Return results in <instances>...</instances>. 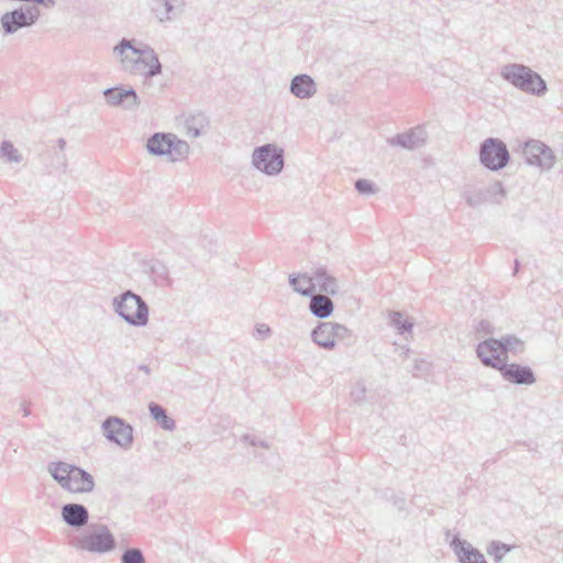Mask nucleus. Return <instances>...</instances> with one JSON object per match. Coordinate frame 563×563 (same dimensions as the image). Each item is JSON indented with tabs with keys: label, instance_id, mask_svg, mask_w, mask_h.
I'll use <instances>...</instances> for the list:
<instances>
[{
	"label": "nucleus",
	"instance_id": "6",
	"mask_svg": "<svg viewBox=\"0 0 563 563\" xmlns=\"http://www.w3.org/2000/svg\"><path fill=\"white\" fill-rule=\"evenodd\" d=\"M352 331L345 325L325 321L320 322L311 331V340L319 347L331 351L335 347L336 342L351 341Z\"/></svg>",
	"mask_w": 563,
	"mask_h": 563
},
{
	"label": "nucleus",
	"instance_id": "30",
	"mask_svg": "<svg viewBox=\"0 0 563 563\" xmlns=\"http://www.w3.org/2000/svg\"><path fill=\"white\" fill-rule=\"evenodd\" d=\"M514 548L515 545L494 540L487 545L486 552L489 556H493L496 563H500Z\"/></svg>",
	"mask_w": 563,
	"mask_h": 563
},
{
	"label": "nucleus",
	"instance_id": "7",
	"mask_svg": "<svg viewBox=\"0 0 563 563\" xmlns=\"http://www.w3.org/2000/svg\"><path fill=\"white\" fill-rule=\"evenodd\" d=\"M510 154L504 141L488 137L481 143L479 162L492 172L503 169L509 163Z\"/></svg>",
	"mask_w": 563,
	"mask_h": 563
},
{
	"label": "nucleus",
	"instance_id": "37",
	"mask_svg": "<svg viewBox=\"0 0 563 563\" xmlns=\"http://www.w3.org/2000/svg\"><path fill=\"white\" fill-rule=\"evenodd\" d=\"M477 331L484 332L485 334H492L494 332V327L492 325V323L489 321L482 320V321H479V323L477 325Z\"/></svg>",
	"mask_w": 563,
	"mask_h": 563
},
{
	"label": "nucleus",
	"instance_id": "18",
	"mask_svg": "<svg viewBox=\"0 0 563 563\" xmlns=\"http://www.w3.org/2000/svg\"><path fill=\"white\" fill-rule=\"evenodd\" d=\"M184 7V0H151L152 11L159 22L172 21L183 12Z\"/></svg>",
	"mask_w": 563,
	"mask_h": 563
},
{
	"label": "nucleus",
	"instance_id": "25",
	"mask_svg": "<svg viewBox=\"0 0 563 563\" xmlns=\"http://www.w3.org/2000/svg\"><path fill=\"white\" fill-rule=\"evenodd\" d=\"M497 341L499 344L498 346L501 349L503 355L506 357V362L508 361L509 353L518 355L525 352V342L515 334L503 335L501 338L497 339Z\"/></svg>",
	"mask_w": 563,
	"mask_h": 563
},
{
	"label": "nucleus",
	"instance_id": "17",
	"mask_svg": "<svg viewBox=\"0 0 563 563\" xmlns=\"http://www.w3.org/2000/svg\"><path fill=\"white\" fill-rule=\"evenodd\" d=\"M289 91L298 99H310L317 93L318 85L310 75L299 74L291 78Z\"/></svg>",
	"mask_w": 563,
	"mask_h": 563
},
{
	"label": "nucleus",
	"instance_id": "9",
	"mask_svg": "<svg viewBox=\"0 0 563 563\" xmlns=\"http://www.w3.org/2000/svg\"><path fill=\"white\" fill-rule=\"evenodd\" d=\"M76 547L81 551L102 554L113 551L117 541L107 526L98 525L92 532L79 538Z\"/></svg>",
	"mask_w": 563,
	"mask_h": 563
},
{
	"label": "nucleus",
	"instance_id": "32",
	"mask_svg": "<svg viewBox=\"0 0 563 563\" xmlns=\"http://www.w3.org/2000/svg\"><path fill=\"white\" fill-rule=\"evenodd\" d=\"M145 558L141 549H126L121 555V563H145Z\"/></svg>",
	"mask_w": 563,
	"mask_h": 563
},
{
	"label": "nucleus",
	"instance_id": "39",
	"mask_svg": "<svg viewBox=\"0 0 563 563\" xmlns=\"http://www.w3.org/2000/svg\"><path fill=\"white\" fill-rule=\"evenodd\" d=\"M393 504L398 510L401 511L405 509L406 500L402 497L395 496L393 499Z\"/></svg>",
	"mask_w": 563,
	"mask_h": 563
},
{
	"label": "nucleus",
	"instance_id": "34",
	"mask_svg": "<svg viewBox=\"0 0 563 563\" xmlns=\"http://www.w3.org/2000/svg\"><path fill=\"white\" fill-rule=\"evenodd\" d=\"M253 335L256 340H266L272 335V329L266 323H257Z\"/></svg>",
	"mask_w": 563,
	"mask_h": 563
},
{
	"label": "nucleus",
	"instance_id": "20",
	"mask_svg": "<svg viewBox=\"0 0 563 563\" xmlns=\"http://www.w3.org/2000/svg\"><path fill=\"white\" fill-rule=\"evenodd\" d=\"M95 488V481L91 474L84 468L77 467L70 474L64 489L71 493H90Z\"/></svg>",
	"mask_w": 563,
	"mask_h": 563
},
{
	"label": "nucleus",
	"instance_id": "10",
	"mask_svg": "<svg viewBox=\"0 0 563 563\" xmlns=\"http://www.w3.org/2000/svg\"><path fill=\"white\" fill-rule=\"evenodd\" d=\"M102 432L106 439L123 450H129L133 444V428L119 417H108L102 422Z\"/></svg>",
	"mask_w": 563,
	"mask_h": 563
},
{
	"label": "nucleus",
	"instance_id": "21",
	"mask_svg": "<svg viewBox=\"0 0 563 563\" xmlns=\"http://www.w3.org/2000/svg\"><path fill=\"white\" fill-rule=\"evenodd\" d=\"M312 279L314 291L318 289L319 292H324L330 296H334L339 291V282L332 276L328 269L323 266L316 268L312 272Z\"/></svg>",
	"mask_w": 563,
	"mask_h": 563
},
{
	"label": "nucleus",
	"instance_id": "31",
	"mask_svg": "<svg viewBox=\"0 0 563 563\" xmlns=\"http://www.w3.org/2000/svg\"><path fill=\"white\" fill-rule=\"evenodd\" d=\"M0 153L2 157H5L10 163H20L22 161V156L19 154L18 150L13 146V144L9 141H3L0 145Z\"/></svg>",
	"mask_w": 563,
	"mask_h": 563
},
{
	"label": "nucleus",
	"instance_id": "38",
	"mask_svg": "<svg viewBox=\"0 0 563 563\" xmlns=\"http://www.w3.org/2000/svg\"><path fill=\"white\" fill-rule=\"evenodd\" d=\"M242 439L253 446L261 445L263 448H268V444L265 441H257L254 437L250 434H244Z\"/></svg>",
	"mask_w": 563,
	"mask_h": 563
},
{
	"label": "nucleus",
	"instance_id": "29",
	"mask_svg": "<svg viewBox=\"0 0 563 563\" xmlns=\"http://www.w3.org/2000/svg\"><path fill=\"white\" fill-rule=\"evenodd\" d=\"M462 196L471 207H477L486 201L485 190L473 185L464 186Z\"/></svg>",
	"mask_w": 563,
	"mask_h": 563
},
{
	"label": "nucleus",
	"instance_id": "8",
	"mask_svg": "<svg viewBox=\"0 0 563 563\" xmlns=\"http://www.w3.org/2000/svg\"><path fill=\"white\" fill-rule=\"evenodd\" d=\"M40 10L35 5H25L5 12L0 18L1 29L4 35H12L18 31L33 26L38 18Z\"/></svg>",
	"mask_w": 563,
	"mask_h": 563
},
{
	"label": "nucleus",
	"instance_id": "5",
	"mask_svg": "<svg viewBox=\"0 0 563 563\" xmlns=\"http://www.w3.org/2000/svg\"><path fill=\"white\" fill-rule=\"evenodd\" d=\"M253 166L267 176H277L285 165L284 150L274 143H267L254 148Z\"/></svg>",
	"mask_w": 563,
	"mask_h": 563
},
{
	"label": "nucleus",
	"instance_id": "35",
	"mask_svg": "<svg viewBox=\"0 0 563 563\" xmlns=\"http://www.w3.org/2000/svg\"><path fill=\"white\" fill-rule=\"evenodd\" d=\"M366 388L363 384H356L351 390V398L354 402H361L365 399Z\"/></svg>",
	"mask_w": 563,
	"mask_h": 563
},
{
	"label": "nucleus",
	"instance_id": "13",
	"mask_svg": "<svg viewBox=\"0 0 563 563\" xmlns=\"http://www.w3.org/2000/svg\"><path fill=\"white\" fill-rule=\"evenodd\" d=\"M501 377L515 385H533L537 380L533 369L528 365L505 362L500 367Z\"/></svg>",
	"mask_w": 563,
	"mask_h": 563
},
{
	"label": "nucleus",
	"instance_id": "41",
	"mask_svg": "<svg viewBox=\"0 0 563 563\" xmlns=\"http://www.w3.org/2000/svg\"><path fill=\"white\" fill-rule=\"evenodd\" d=\"M57 144H58V148L60 151H64V148L66 146V141L64 139H58Z\"/></svg>",
	"mask_w": 563,
	"mask_h": 563
},
{
	"label": "nucleus",
	"instance_id": "2",
	"mask_svg": "<svg viewBox=\"0 0 563 563\" xmlns=\"http://www.w3.org/2000/svg\"><path fill=\"white\" fill-rule=\"evenodd\" d=\"M112 309L129 325L142 328L148 323V305L132 290H125L113 297Z\"/></svg>",
	"mask_w": 563,
	"mask_h": 563
},
{
	"label": "nucleus",
	"instance_id": "27",
	"mask_svg": "<svg viewBox=\"0 0 563 563\" xmlns=\"http://www.w3.org/2000/svg\"><path fill=\"white\" fill-rule=\"evenodd\" d=\"M148 410L151 417L167 431H173L176 428L175 420L167 416L164 407L156 402H150Z\"/></svg>",
	"mask_w": 563,
	"mask_h": 563
},
{
	"label": "nucleus",
	"instance_id": "36",
	"mask_svg": "<svg viewBox=\"0 0 563 563\" xmlns=\"http://www.w3.org/2000/svg\"><path fill=\"white\" fill-rule=\"evenodd\" d=\"M485 192H486V195L489 194L492 196L499 195L500 198L499 199H497V198L495 199V201L498 202V203L500 202V199L506 196V191H505V189H504V187H503V185L500 183L493 184L492 186H489L487 188V190Z\"/></svg>",
	"mask_w": 563,
	"mask_h": 563
},
{
	"label": "nucleus",
	"instance_id": "24",
	"mask_svg": "<svg viewBox=\"0 0 563 563\" xmlns=\"http://www.w3.org/2000/svg\"><path fill=\"white\" fill-rule=\"evenodd\" d=\"M288 280L292 290L305 297H310L314 292L312 273L290 274Z\"/></svg>",
	"mask_w": 563,
	"mask_h": 563
},
{
	"label": "nucleus",
	"instance_id": "42",
	"mask_svg": "<svg viewBox=\"0 0 563 563\" xmlns=\"http://www.w3.org/2000/svg\"><path fill=\"white\" fill-rule=\"evenodd\" d=\"M139 369L144 372L146 375L151 374V369H150V367L147 365H140Z\"/></svg>",
	"mask_w": 563,
	"mask_h": 563
},
{
	"label": "nucleus",
	"instance_id": "22",
	"mask_svg": "<svg viewBox=\"0 0 563 563\" xmlns=\"http://www.w3.org/2000/svg\"><path fill=\"white\" fill-rule=\"evenodd\" d=\"M209 125V118L202 112L189 114L184 122L186 135L192 139L207 133Z\"/></svg>",
	"mask_w": 563,
	"mask_h": 563
},
{
	"label": "nucleus",
	"instance_id": "26",
	"mask_svg": "<svg viewBox=\"0 0 563 563\" xmlns=\"http://www.w3.org/2000/svg\"><path fill=\"white\" fill-rule=\"evenodd\" d=\"M77 467L78 466L68 464L66 462L49 463L48 472L52 477L64 488L68 477L73 472H75V468Z\"/></svg>",
	"mask_w": 563,
	"mask_h": 563
},
{
	"label": "nucleus",
	"instance_id": "23",
	"mask_svg": "<svg viewBox=\"0 0 563 563\" xmlns=\"http://www.w3.org/2000/svg\"><path fill=\"white\" fill-rule=\"evenodd\" d=\"M309 309L313 316L320 319L330 317L333 312L334 306L328 296L316 295L310 296Z\"/></svg>",
	"mask_w": 563,
	"mask_h": 563
},
{
	"label": "nucleus",
	"instance_id": "12",
	"mask_svg": "<svg viewBox=\"0 0 563 563\" xmlns=\"http://www.w3.org/2000/svg\"><path fill=\"white\" fill-rule=\"evenodd\" d=\"M497 339L489 338L479 342L476 346V355L485 367L499 371L506 362V357L498 346Z\"/></svg>",
	"mask_w": 563,
	"mask_h": 563
},
{
	"label": "nucleus",
	"instance_id": "15",
	"mask_svg": "<svg viewBox=\"0 0 563 563\" xmlns=\"http://www.w3.org/2000/svg\"><path fill=\"white\" fill-rule=\"evenodd\" d=\"M449 543L460 563H487L483 553L459 534L452 536Z\"/></svg>",
	"mask_w": 563,
	"mask_h": 563
},
{
	"label": "nucleus",
	"instance_id": "19",
	"mask_svg": "<svg viewBox=\"0 0 563 563\" xmlns=\"http://www.w3.org/2000/svg\"><path fill=\"white\" fill-rule=\"evenodd\" d=\"M427 132L421 126L410 129L405 133H399L389 140L391 145H397L406 150H416L426 143Z\"/></svg>",
	"mask_w": 563,
	"mask_h": 563
},
{
	"label": "nucleus",
	"instance_id": "1",
	"mask_svg": "<svg viewBox=\"0 0 563 563\" xmlns=\"http://www.w3.org/2000/svg\"><path fill=\"white\" fill-rule=\"evenodd\" d=\"M122 68L136 76L153 78L162 74L163 66L154 48L132 38H122L113 48Z\"/></svg>",
	"mask_w": 563,
	"mask_h": 563
},
{
	"label": "nucleus",
	"instance_id": "43",
	"mask_svg": "<svg viewBox=\"0 0 563 563\" xmlns=\"http://www.w3.org/2000/svg\"><path fill=\"white\" fill-rule=\"evenodd\" d=\"M445 534H446V539H449V538H450V536H451V531H450V530H449V531H446V533H445Z\"/></svg>",
	"mask_w": 563,
	"mask_h": 563
},
{
	"label": "nucleus",
	"instance_id": "3",
	"mask_svg": "<svg viewBox=\"0 0 563 563\" xmlns=\"http://www.w3.org/2000/svg\"><path fill=\"white\" fill-rule=\"evenodd\" d=\"M500 76L515 88L534 96L545 95V80L530 67L522 64H507L501 68Z\"/></svg>",
	"mask_w": 563,
	"mask_h": 563
},
{
	"label": "nucleus",
	"instance_id": "16",
	"mask_svg": "<svg viewBox=\"0 0 563 563\" xmlns=\"http://www.w3.org/2000/svg\"><path fill=\"white\" fill-rule=\"evenodd\" d=\"M62 519L63 521L75 529L82 528L89 521V511L81 505L76 503L65 504L62 507Z\"/></svg>",
	"mask_w": 563,
	"mask_h": 563
},
{
	"label": "nucleus",
	"instance_id": "28",
	"mask_svg": "<svg viewBox=\"0 0 563 563\" xmlns=\"http://www.w3.org/2000/svg\"><path fill=\"white\" fill-rule=\"evenodd\" d=\"M390 324L405 338H407L408 334H411L413 327L412 321L399 311L390 313Z\"/></svg>",
	"mask_w": 563,
	"mask_h": 563
},
{
	"label": "nucleus",
	"instance_id": "11",
	"mask_svg": "<svg viewBox=\"0 0 563 563\" xmlns=\"http://www.w3.org/2000/svg\"><path fill=\"white\" fill-rule=\"evenodd\" d=\"M523 156L527 164L538 166L542 170H550L555 163L553 151L538 140H529L525 143Z\"/></svg>",
	"mask_w": 563,
	"mask_h": 563
},
{
	"label": "nucleus",
	"instance_id": "4",
	"mask_svg": "<svg viewBox=\"0 0 563 563\" xmlns=\"http://www.w3.org/2000/svg\"><path fill=\"white\" fill-rule=\"evenodd\" d=\"M189 145L173 133L157 132L146 141V150L153 156H168L170 162H179L187 158Z\"/></svg>",
	"mask_w": 563,
	"mask_h": 563
},
{
	"label": "nucleus",
	"instance_id": "33",
	"mask_svg": "<svg viewBox=\"0 0 563 563\" xmlns=\"http://www.w3.org/2000/svg\"><path fill=\"white\" fill-rule=\"evenodd\" d=\"M354 186L357 192L361 195H374L378 190L376 185L367 179H357Z\"/></svg>",
	"mask_w": 563,
	"mask_h": 563
},
{
	"label": "nucleus",
	"instance_id": "14",
	"mask_svg": "<svg viewBox=\"0 0 563 563\" xmlns=\"http://www.w3.org/2000/svg\"><path fill=\"white\" fill-rule=\"evenodd\" d=\"M103 96L107 103L112 107H122L126 110H134L140 104V99L133 88H107L103 90Z\"/></svg>",
	"mask_w": 563,
	"mask_h": 563
},
{
	"label": "nucleus",
	"instance_id": "40",
	"mask_svg": "<svg viewBox=\"0 0 563 563\" xmlns=\"http://www.w3.org/2000/svg\"><path fill=\"white\" fill-rule=\"evenodd\" d=\"M20 410H21V412H22V415L24 417H27L30 415V410H29V408H27V406L25 404L21 405V409Z\"/></svg>",
	"mask_w": 563,
	"mask_h": 563
}]
</instances>
